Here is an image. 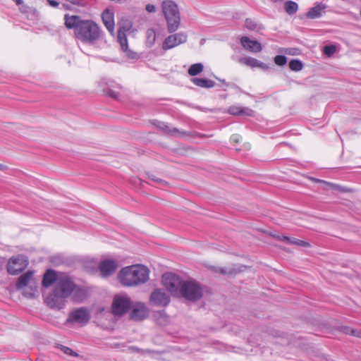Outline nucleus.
Listing matches in <instances>:
<instances>
[{
    "instance_id": "nucleus-27",
    "label": "nucleus",
    "mask_w": 361,
    "mask_h": 361,
    "mask_svg": "<svg viewBox=\"0 0 361 361\" xmlns=\"http://www.w3.org/2000/svg\"><path fill=\"white\" fill-rule=\"evenodd\" d=\"M154 124L156 125L157 128L162 130L164 132L171 135L178 132V129L175 128H171V127L166 123H164L163 121H156Z\"/></svg>"
},
{
    "instance_id": "nucleus-45",
    "label": "nucleus",
    "mask_w": 361,
    "mask_h": 361,
    "mask_svg": "<svg viewBox=\"0 0 361 361\" xmlns=\"http://www.w3.org/2000/svg\"><path fill=\"white\" fill-rule=\"evenodd\" d=\"M49 4L54 8H56L59 6V3L56 0H47Z\"/></svg>"
},
{
    "instance_id": "nucleus-3",
    "label": "nucleus",
    "mask_w": 361,
    "mask_h": 361,
    "mask_svg": "<svg viewBox=\"0 0 361 361\" xmlns=\"http://www.w3.org/2000/svg\"><path fill=\"white\" fill-rule=\"evenodd\" d=\"M73 288V279L66 274H61L51 293L44 299V302L51 309L58 310L63 309L68 298L72 295Z\"/></svg>"
},
{
    "instance_id": "nucleus-33",
    "label": "nucleus",
    "mask_w": 361,
    "mask_h": 361,
    "mask_svg": "<svg viewBox=\"0 0 361 361\" xmlns=\"http://www.w3.org/2000/svg\"><path fill=\"white\" fill-rule=\"evenodd\" d=\"M156 40V33L154 29H148L147 30V44L150 47L152 46Z\"/></svg>"
},
{
    "instance_id": "nucleus-34",
    "label": "nucleus",
    "mask_w": 361,
    "mask_h": 361,
    "mask_svg": "<svg viewBox=\"0 0 361 361\" xmlns=\"http://www.w3.org/2000/svg\"><path fill=\"white\" fill-rule=\"evenodd\" d=\"M336 51V47L334 44H328L324 47L323 52L327 56H331Z\"/></svg>"
},
{
    "instance_id": "nucleus-28",
    "label": "nucleus",
    "mask_w": 361,
    "mask_h": 361,
    "mask_svg": "<svg viewBox=\"0 0 361 361\" xmlns=\"http://www.w3.org/2000/svg\"><path fill=\"white\" fill-rule=\"evenodd\" d=\"M204 68V66L202 63H197L191 65L188 68V73L191 76H195L200 74Z\"/></svg>"
},
{
    "instance_id": "nucleus-1",
    "label": "nucleus",
    "mask_w": 361,
    "mask_h": 361,
    "mask_svg": "<svg viewBox=\"0 0 361 361\" xmlns=\"http://www.w3.org/2000/svg\"><path fill=\"white\" fill-rule=\"evenodd\" d=\"M162 283L173 296L187 301L195 302L204 295V287L200 283L195 280H183L176 274H163Z\"/></svg>"
},
{
    "instance_id": "nucleus-10",
    "label": "nucleus",
    "mask_w": 361,
    "mask_h": 361,
    "mask_svg": "<svg viewBox=\"0 0 361 361\" xmlns=\"http://www.w3.org/2000/svg\"><path fill=\"white\" fill-rule=\"evenodd\" d=\"M170 301L169 295L161 288L154 289L149 296V303L152 306L165 307Z\"/></svg>"
},
{
    "instance_id": "nucleus-46",
    "label": "nucleus",
    "mask_w": 361,
    "mask_h": 361,
    "mask_svg": "<svg viewBox=\"0 0 361 361\" xmlns=\"http://www.w3.org/2000/svg\"><path fill=\"white\" fill-rule=\"evenodd\" d=\"M291 238H290V237H288L286 235H283L282 238H281V240L290 244V241H291Z\"/></svg>"
},
{
    "instance_id": "nucleus-5",
    "label": "nucleus",
    "mask_w": 361,
    "mask_h": 361,
    "mask_svg": "<svg viewBox=\"0 0 361 361\" xmlns=\"http://www.w3.org/2000/svg\"><path fill=\"white\" fill-rule=\"evenodd\" d=\"M161 8L166 21L167 31L169 33L175 32L179 28L181 21L178 5L172 0H164Z\"/></svg>"
},
{
    "instance_id": "nucleus-2",
    "label": "nucleus",
    "mask_w": 361,
    "mask_h": 361,
    "mask_svg": "<svg viewBox=\"0 0 361 361\" xmlns=\"http://www.w3.org/2000/svg\"><path fill=\"white\" fill-rule=\"evenodd\" d=\"M64 24L68 29H73L75 37L82 42L93 43L99 38L100 28L92 20H83L79 16L65 14Z\"/></svg>"
},
{
    "instance_id": "nucleus-15",
    "label": "nucleus",
    "mask_w": 361,
    "mask_h": 361,
    "mask_svg": "<svg viewBox=\"0 0 361 361\" xmlns=\"http://www.w3.org/2000/svg\"><path fill=\"white\" fill-rule=\"evenodd\" d=\"M102 21L111 35H114V12L109 9H106L102 14Z\"/></svg>"
},
{
    "instance_id": "nucleus-12",
    "label": "nucleus",
    "mask_w": 361,
    "mask_h": 361,
    "mask_svg": "<svg viewBox=\"0 0 361 361\" xmlns=\"http://www.w3.org/2000/svg\"><path fill=\"white\" fill-rule=\"evenodd\" d=\"M105 310L103 306L93 305L90 307H80L71 312L68 316H90L91 314H102Z\"/></svg>"
},
{
    "instance_id": "nucleus-47",
    "label": "nucleus",
    "mask_w": 361,
    "mask_h": 361,
    "mask_svg": "<svg viewBox=\"0 0 361 361\" xmlns=\"http://www.w3.org/2000/svg\"><path fill=\"white\" fill-rule=\"evenodd\" d=\"M128 349L133 352H137V353H139L140 351H141L140 349H139L138 348L135 347V346H130L128 348Z\"/></svg>"
},
{
    "instance_id": "nucleus-42",
    "label": "nucleus",
    "mask_w": 361,
    "mask_h": 361,
    "mask_svg": "<svg viewBox=\"0 0 361 361\" xmlns=\"http://www.w3.org/2000/svg\"><path fill=\"white\" fill-rule=\"evenodd\" d=\"M145 9L149 13H154L156 11L155 6L152 4H147Z\"/></svg>"
},
{
    "instance_id": "nucleus-8",
    "label": "nucleus",
    "mask_w": 361,
    "mask_h": 361,
    "mask_svg": "<svg viewBox=\"0 0 361 361\" xmlns=\"http://www.w3.org/2000/svg\"><path fill=\"white\" fill-rule=\"evenodd\" d=\"M33 274L34 271H27L25 274L20 275L16 284V288L21 289L29 284H32L33 281ZM33 283H35V282H33ZM30 288L31 289L30 291L25 290L24 292V295L27 298H33L35 295V292L37 291V286H35V287L32 288V286L30 285Z\"/></svg>"
},
{
    "instance_id": "nucleus-39",
    "label": "nucleus",
    "mask_w": 361,
    "mask_h": 361,
    "mask_svg": "<svg viewBox=\"0 0 361 361\" xmlns=\"http://www.w3.org/2000/svg\"><path fill=\"white\" fill-rule=\"evenodd\" d=\"M148 178L150 180H152V182L160 184V185L165 183L164 180L156 177L154 175H152V174L148 175Z\"/></svg>"
},
{
    "instance_id": "nucleus-21",
    "label": "nucleus",
    "mask_w": 361,
    "mask_h": 361,
    "mask_svg": "<svg viewBox=\"0 0 361 361\" xmlns=\"http://www.w3.org/2000/svg\"><path fill=\"white\" fill-rule=\"evenodd\" d=\"M131 313L129 316H146L147 313V307L143 302H132Z\"/></svg>"
},
{
    "instance_id": "nucleus-11",
    "label": "nucleus",
    "mask_w": 361,
    "mask_h": 361,
    "mask_svg": "<svg viewBox=\"0 0 361 361\" xmlns=\"http://www.w3.org/2000/svg\"><path fill=\"white\" fill-rule=\"evenodd\" d=\"M188 35L184 32H180L170 35L163 42L162 49L169 50L187 42Z\"/></svg>"
},
{
    "instance_id": "nucleus-44",
    "label": "nucleus",
    "mask_w": 361,
    "mask_h": 361,
    "mask_svg": "<svg viewBox=\"0 0 361 361\" xmlns=\"http://www.w3.org/2000/svg\"><path fill=\"white\" fill-rule=\"evenodd\" d=\"M61 6L63 9L71 11L73 9V5L69 2V4L63 3L61 4Z\"/></svg>"
},
{
    "instance_id": "nucleus-50",
    "label": "nucleus",
    "mask_w": 361,
    "mask_h": 361,
    "mask_svg": "<svg viewBox=\"0 0 361 361\" xmlns=\"http://www.w3.org/2000/svg\"><path fill=\"white\" fill-rule=\"evenodd\" d=\"M145 317H130V319H132L133 320L135 321V322H141L142 321Z\"/></svg>"
},
{
    "instance_id": "nucleus-36",
    "label": "nucleus",
    "mask_w": 361,
    "mask_h": 361,
    "mask_svg": "<svg viewBox=\"0 0 361 361\" xmlns=\"http://www.w3.org/2000/svg\"><path fill=\"white\" fill-rule=\"evenodd\" d=\"M274 63L279 66H283L287 63V57L284 55H277L274 57Z\"/></svg>"
},
{
    "instance_id": "nucleus-49",
    "label": "nucleus",
    "mask_w": 361,
    "mask_h": 361,
    "mask_svg": "<svg viewBox=\"0 0 361 361\" xmlns=\"http://www.w3.org/2000/svg\"><path fill=\"white\" fill-rule=\"evenodd\" d=\"M231 140L233 142H238L239 139H238V135H233L231 136Z\"/></svg>"
},
{
    "instance_id": "nucleus-48",
    "label": "nucleus",
    "mask_w": 361,
    "mask_h": 361,
    "mask_svg": "<svg viewBox=\"0 0 361 361\" xmlns=\"http://www.w3.org/2000/svg\"><path fill=\"white\" fill-rule=\"evenodd\" d=\"M312 180L315 182V183H325V184H328V185H330L331 183H328L325 180H320V179H317V178H312Z\"/></svg>"
},
{
    "instance_id": "nucleus-31",
    "label": "nucleus",
    "mask_w": 361,
    "mask_h": 361,
    "mask_svg": "<svg viewBox=\"0 0 361 361\" xmlns=\"http://www.w3.org/2000/svg\"><path fill=\"white\" fill-rule=\"evenodd\" d=\"M239 61L243 64L254 68L257 66L259 60L250 56H247L245 58H241Z\"/></svg>"
},
{
    "instance_id": "nucleus-32",
    "label": "nucleus",
    "mask_w": 361,
    "mask_h": 361,
    "mask_svg": "<svg viewBox=\"0 0 361 361\" xmlns=\"http://www.w3.org/2000/svg\"><path fill=\"white\" fill-rule=\"evenodd\" d=\"M56 348H59L63 353H65L66 355H71V356L75 357H78V354L76 352L73 351L71 348H70L67 346L63 345L61 344H57Z\"/></svg>"
},
{
    "instance_id": "nucleus-29",
    "label": "nucleus",
    "mask_w": 361,
    "mask_h": 361,
    "mask_svg": "<svg viewBox=\"0 0 361 361\" xmlns=\"http://www.w3.org/2000/svg\"><path fill=\"white\" fill-rule=\"evenodd\" d=\"M290 69L293 71H300L303 67L302 62L299 59H291L288 63Z\"/></svg>"
},
{
    "instance_id": "nucleus-9",
    "label": "nucleus",
    "mask_w": 361,
    "mask_h": 361,
    "mask_svg": "<svg viewBox=\"0 0 361 361\" xmlns=\"http://www.w3.org/2000/svg\"><path fill=\"white\" fill-rule=\"evenodd\" d=\"M47 322L52 324L53 325L61 327L65 325L68 328H78L86 325L88 323L90 317H68L63 323L55 321L54 319L58 317H48Z\"/></svg>"
},
{
    "instance_id": "nucleus-13",
    "label": "nucleus",
    "mask_w": 361,
    "mask_h": 361,
    "mask_svg": "<svg viewBox=\"0 0 361 361\" xmlns=\"http://www.w3.org/2000/svg\"><path fill=\"white\" fill-rule=\"evenodd\" d=\"M118 268V264L113 259H104L102 260L99 265L102 277H108L112 275Z\"/></svg>"
},
{
    "instance_id": "nucleus-52",
    "label": "nucleus",
    "mask_w": 361,
    "mask_h": 361,
    "mask_svg": "<svg viewBox=\"0 0 361 361\" xmlns=\"http://www.w3.org/2000/svg\"><path fill=\"white\" fill-rule=\"evenodd\" d=\"M20 11L23 13H25L27 11V7L25 6H23L22 8H20Z\"/></svg>"
},
{
    "instance_id": "nucleus-18",
    "label": "nucleus",
    "mask_w": 361,
    "mask_h": 361,
    "mask_svg": "<svg viewBox=\"0 0 361 361\" xmlns=\"http://www.w3.org/2000/svg\"><path fill=\"white\" fill-rule=\"evenodd\" d=\"M59 276H57L56 271L53 269L47 270L44 274L42 279V286L45 288L51 286L52 284L57 283Z\"/></svg>"
},
{
    "instance_id": "nucleus-17",
    "label": "nucleus",
    "mask_w": 361,
    "mask_h": 361,
    "mask_svg": "<svg viewBox=\"0 0 361 361\" xmlns=\"http://www.w3.org/2000/svg\"><path fill=\"white\" fill-rule=\"evenodd\" d=\"M326 6L322 3H317L314 7H312L305 14V16L308 19H317L322 16L326 8Z\"/></svg>"
},
{
    "instance_id": "nucleus-30",
    "label": "nucleus",
    "mask_w": 361,
    "mask_h": 361,
    "mask_svg": "<svg viewBox=\"0 0 361 361\" xmlns=\"http://www.w3.org/2000/svg\"><path fill=\"white\" fill-rule=\"evenodd\" d=\"M341 330L345 334H350L352 336L361 338V330L354 329L349 326H341Z\"/></svg>"
},
{
    "instance_id": "nucleus-51",
    "label": "nucleus",
    "mask_w": 361,
    "mask_h": 361,
    "mask_svg": "<svg viewBox=\"0 0 361 361\" xmlns=\"http://www.w3.org/2000/svg\"><path fill=\"white\" fill-rule=\"evenodd\" d=\"M221 274H227V271H226V269L224 268V267H222V268H219V271Z\"/></svg>"
},
{
    "instance_id": "nucleus-6",
    "label": "nucleus",
    "mask_w": 361,
    "mask_h": 361,
    "mask_svg": "<svg viewBox=\"0 0 361 361\" xmlns=\"http://www.w3.org/2000/svg\"><path fill=\"white\" fill-rule=\"evenodd\" d=\"M132 307V300L127 295H115L111 305L113 316H123Z\"/></svg>"
},
{
    "instance_id": "nucleus-37",
    "label": "nucleus",
    "mask_w": 361,
    "mask_h": 361,
    "mask_svg": "<svg viewBox=\"0 0 361 361\" xmlns=\"http://www.w3.org/2000/svg\"><path fill=\"white\" fill-rule=\"evenodd\" d=\"M217 80H219L220 82H221L226 87H232L233 89H235V90H240L241 91V89L236 85L233 84V83H229V82H226V80L224 79H219V78H217Z\"/></svg>"
},
{
    "instance_id": "nucleus-43",
    "label": "nucleus",
    "mask_w": 361,
    "mask_h": 361,
    "mask_svg": "<svg viewBox=\"0 0 361 361\" xmlns=\"http://www.w3.org/2000/svg\"><path fill=\"white\" fill-rule=\"evenodd\" d=\"M257 68H262V70H267L269 68V66L260 61H258V63H257Z\"/></svg>"
},
{
    "instance_id": "nucleus-23",
    "label": "nucleus",
    "mask_w": 361,
    "mask_h": 361,
    "mask_svg": "<svg viewBox=\"0 0 361 361\" xmlns=\"http://www.w3.org/2000/svg\"><path fill=\"white\" fill-rule=\"evenodd\" d=\"M106 85L107 87L104 88V92L109 97L114 99H117L119 96V92L115 89H120L121 87L120 85L113 81L106 82Z\"/></svg>"
},
{
    "instance_id": "nucleus-26",
    "label": "nucleus",
    "mask_w": 361,
    "mask_h": 361,
    "mask_svg": "<svg viewBox=\"0 0 361 361\" xmlns=\"http://www.w3.org/2000/svg\"><path fill=\"white\" fill-rule=\"evenodd\" d=\"M284 8L288 15H293L298 10V4L293 1H287L284 4Z\"/></svg>"
},
{
    "instance_id": "nucleus-16",
    "label": "nucleus",
    "mask_w": 361,
    "mask_h": 361,
    "mask_svg": "<svg viewBox=\"0 0 361 361\" xmlns=\"http://www.w3.org/2000/svg\"><path fill=\"white\" fill-rule=\"evenodd\" d=\"M240 42L243 48L251 52L258 53L262 49V45L258 41L252 40L246 36L241 37Z\"/></svg>"
},
{
    "instance_id": "nucleus-40",
    "label": "nucleus",
    "mask_w": 361,
    "mask_h": 361,
    "mask_svg": "<svg viewBox=\"0 0 361 361\" xmlns=\"http://www.w3.org/2000/svg\"><path fill=\"white\" fill-rule=\"evenodd\" d=\"M109 347L111 348L119 349V350H124L123 348L125 347V344L124 343H112L109 344Z\"/></svg>"
},
{
    "instance_id": "nucleus-41",
    "label": "nucleus",
    "mask_w": 361,
    "mask_h": 361,
    "mask_svg": "<svg viewBox=\"0 0 361 361\" xmlns=\"http://www.w3.org/2000/svg\"><path fill=\"white\" fill-rule=\"evenodd\" d=\"M132 27V23L130 21H128L124 25L120 27L123 31L126 32V31L129 30Z\"/></svg>"
},
{
    "instance_id": "nucleus-24",
    "label": "nucleus",
    "mask_w": 361,
    "mask_h": 361,
    "mask_svg": "<svg viewBox=\"0 0 361 361\" xmlns=\"http://www.w3.org/2000/svg\"><path fill=\"white\" fill-rule=\"evenodd\" d=\"M191 81L195 85L204 88H212L215 85V82L207 78H193Z\"/></svg>"
},
{
    "instance_id": "nucleus-38",
    "label": "nucleus",
    "mask_w": 361,
    "mask_h": 361,
    "mask_svg": "<svg viewBox=\"0 0 361 361\" xmlns=\"http://www.w3.org/2000/svg\"><path fill=\"white\" fill-rule=\"evenodd\" d=\"M73 6H85L86 5V0H69V1Z\"/></svg>"
},
{
    "instance_id": "nucleus-25",
    "label": "nucleus",
    "mask_w": 361,
    "mask_h": 361,
    "mask_svg": "<svg viewBox=\"0 0 361 361\" xmlns=\"http://www.w3.org/2000/svg\"><path fill=\"white\" fill-rule=\"evenodd\" d=\"M245 27L250 31H256L259 32L264 29V27L262 24L257 23L255 20L252 18H246L245 20Z\"/></svg>"
},
{
    "instance_id": "nucleus-22",
    "label": "nucleus",
    "mask_w": 361,
    "mask_h": 361,
    "mask_svg": "<svg viewBox=\"0 0 361 361\" xmlns=\"http://www.w3.org/2000/svg\"><path fill=\"white\" fill-rule=\"evenodd\" d=\"M73 286L74 288L72 290L73 300L78 302H82L87 296L86 290L83 288L77 286L74 282Z\"/></svg>"
},
{
    "instance_id": "nucleus-4",
    "label": "nucleus",
    "mask_w": 361,
    "mask_h": 361,
    "mask_svg": "<svg viewBox=\"0 0 361 361\" xmlns=\"http://www.w3.org/2000/svg\"><path fill=\"white\" fill-rule=\"evenodd\" d=\"M149 270L142 264L123 267L118 274V279L125 287H135L149 280Z\"/></svg>"
},
{
    "instance_id": "nucleus-35",
    "label": "nucleus",
    "mask_w": 361,
    "mask_h": 361,
    "mask_svg": "<svg viewBox=\"0 0 361 361\" xmlns=\"http://www.w3.org/2000/svg\"><path fill=\"white\" fill-rule=\"evenodd\" d=\"M290 244L295 245L304 247H310V244L308 242L297 239L295 238H292L291 241H290Z\"/></svg>"
},
{
    "instance_id": "nucleus-19",
    "label": "nucleus",
    "mask_w": 361,
    "mask_h": 361,
    "mask_svg": "<svg viewBox=\"0 0 361 361\" xmlns=\"http://www.w3.org/2000/svg\"><path fill=\"white\" fill-rule=\"evenodd\" d=\"M228 112L233 116H252L254 111L248 107H241L238 106H231L228 108Z\"/></svg>"
},
{
    "instance_id": "nucleus-53",
    "label": "nucleus",
    "mask_w": 361,
    "mask_h": 361,
    "mask_svg": "<svg viewBox=\"0 0 361 361\" xmlns=\"http://www.w3.org/2000/svg\"><path fill=\"white\" fill-rule=\"evenodd\" d=\"M4 169L5 166L3 164H0V171H3Z\"/></svg>"
},
{
    "instance_id": "nucleus-20",
    "label": "nucleus",
    "mask_w": 361,
    "mask_h": 361,
    "mask_svg": "<svg viewBox=\"0 0 361 361\" xmlns=\"http://www.w3.org/2000/svg\"><path fill=\"white\" fill-rule=\"evenodd\" d=\"M96 320L94 321L95 324L101 326L102 329L105 330L114 329L115 324L116 317H96Z\"/></svg>"
},
{
    "instance_id": "nucleus-7",
    "label": "nucleus",
    "mask_w": 361,
    "mask_h": 361,
    "mask_svg": "<svg viewBox=\"0 0 361 361\" xmlns=\"http://www.w3.org/2000/svg\"><path fill=\"white\" fill-rule=\"evenodd\" d=\"M27 265V257L23 255H18L8 259L6 269L9 274L17 275L24 271Z\"/></svg>"
},
{
    "instance_id": "nucleus-14",
    "label": "nucleus",
    "mask_w": 361,
    "mask_h": 361,
    "mask_svg": "<svg viewBox=\"0 0 361 361\" xmlns=\"http://www.w3.org/2000/svg\"><path fill=\"white\" fill-rule=\"evenodd\" d=\"M118 42L120 44L122 51L126 52L127 56L130 59H134L137 56V54L128 48V39L124 31L121 28L118 30L117 36Z\"/></svg>"
}]
</instances>
